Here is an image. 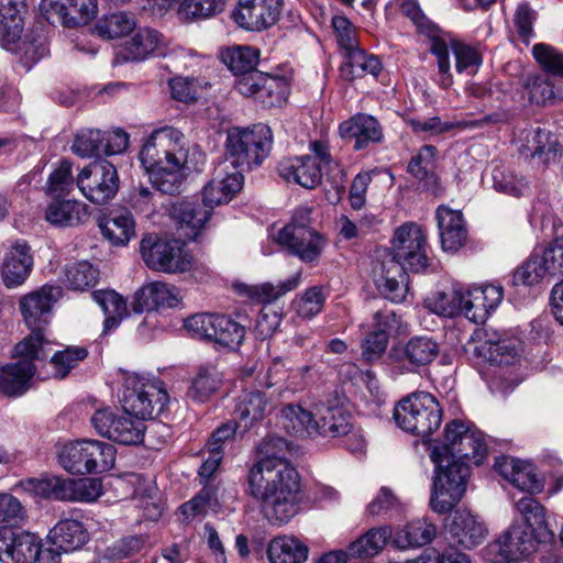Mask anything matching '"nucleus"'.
Wrapping results in <instances>:
<instances>
[{"label":"nucleus","instance_id":"nucleus-1","mask_svg":"<svg viewBox=\"0 0 563 563\" xmlns=\"http://www.w3.org/2000/svg\"><path fill=\"white\" fill-rule=\"evenodd\" d=\"M288 452L286 439H264L258 445L261 459L247 476L250 494L261 501L265 518L273 525H285L299 512L300 478L287 460Z\"/></svg>","mask_w":563,"mask_h":563},{"label":"nucleus","instance_id":"nucleus-2","mask_svg":"<svg viewBox=\"0 0 563 563\" xmlns=\"http://www.w3.org/2000/svg\"><path fill=\"white\" fill-rule=\"evenodd\" d=\"M185 135L173 126L153 130L140 152V162L153 187L161 192L175 195L180 191L187 174L196 168V155Z\"/></svg>","mask_w":563,"mask_h":563},{"label":"nucleus","instance_id":"nucleus-3","mask_svg":"<svg viewBox=\"0 0 563 563\" xmlns=\"http://www.w3.org/2000/svg\"><path fill=\"white\" fill-rule=\"evenodd\" d=\"M404 9L419 31L429 37L430 52L437 57L440 73L439 82L443 88H449L453 82L450 71V47L455 56V69L459 74L474 75L477 73L483 62L482 54L477 47L454 40L450 34L439 30L426 19L416 4L407 3Z\"/></svg>","mask_w":563,"mask_h":563},{"label":"nucleus","instance_id":"nucleus-4","mask_svg":"<svg viewBox=\"0 0 563 563\" xmlns=\"http://www.w3.org/2000/svg\"><path fill=\"white\" fill-rule=\"evenodd\" d=\"M62 295V287L44 285L21 298L20 310L31 334L15 345L18 354L35 356L38 347L45 350V344L48 343L45 325L49 322L53 305Z\"/></svg>","mask_w":563,"mask_h":563},{"label":"nucleus","instance_id":"nucleus-5","mask_svg":"<svg viewBox=\"0 0 563 563\" xmlns=\"http://www.w3.org/2000/svg\"><path fill=\"white\" fill-rule=\"evenodd\" d=\"M434 464L430 507L437 514L451 511L466 492L471 467L467 462L457 461L452 456H439L438 451L430 452Z\"/></svg>","mask_w":563,"mask_h":563},{"label":"nucleus","instance_id":"nucleus-6","mask_svg":"<svg viewBox=\"0 0 563 563\" xmlns=\"http://www.w3.org/2000/svg\"><path fill=\"white\" fill-rule=\"evenodd\" d=\"M273 144V133L263 123L250 128H231L227 133L225 161L241 172L258 166L268 156Z\"/></svg>","mask_w":563,"mask_h":563},{"label":"nucleus","instance_id":"nucleus-7","mask_svg":"<svg viewBox=\"0 0 563 563\" xmlns=\"http://www.w3.org/2000/svg\"><path fill=\"white\" fill-rule=\"evenodd\" d=\"M394 419L404 431L427 438L439 429L442 422V407L430 393L416 391L396 405Z\"/></svg>","mask_w":563,"mask_h":563},{"label":"nucleus","instance_id":"nucleus-8","mask_svg":"<svg viewBox=\"0 0 563 563\" xmlns=\"http://www.w3.org/2000/svg\"><path fill=\"white\" fill-rule=\"evenodd\" d=\"M121 391L123 410L143 421L159 416L169 401L162 380L137 374L125 377Z\"/></svg>","mask_w":563,"mask_h":563},{"label":"nucleus","instance_id":"nucleus-9","mask_svg":"<svg viewBox=\"0 0 563 563\" xmlns=\"http://www.w3.org/2000/svg\"><path fill=\"white\" fill-rule=\"evenodd\" d=\"M57 461L70 474L103 473L113 467L115 450L98 440L67 442L58 448Z\"/></svg>","mask_w":563,"mask_h":563},{"label":"nucleus","instance_id":"nucleus-10","mask_svg":"<svg viewBox=\"0 0 563 563\" xmlns=\"http://www.w3.org/2000/svg\"><path fill=\"white\" fill-rule=\"evenodd\" d=\"M140 252L148 268L167 274L189 272L195 264L185 242L178 239L165 240L146 235L141 240Z\"/></svg>","mask_w":563,"mask_h":563},{"label":"nucleus","instance_id":"nucleus-11","mask_svg":"<svg viewBox=\"0 0 563 563\" xmlns=\"http://www.w3.org/2000/svg\"><path fill=\"white\" fill-rule=\"evenodd\" d=\"M541 541L545 540L539 539L529 528L514 522L485 548V555L489 563H525Z\"/></svg>","mask_w":563,"mask_h":563},{"label":"nucleus","instance_id":"nucleus-12","mask_svg":"<svg viewBox=\"0 0 563 563\" xmlns=\"http://www.w3.org/2000/svg\"><path fill=\"white\" fill-rule=\"evenodd\" d=\"M91 424L103 438L123 445H139L143 442L146 426L133 415L99 409L91 417Z\"/></svg>","mask_w":563,"mask_h":563},{"label":"nucleus","instance_id":"nucleus-13","mask_svg":"<svg viewBox=\"0 0 563 563\" xmlns=\"http://www.w3.org/2000/svg\"><path fill=\"white\" fill-rule=\"evenodd\" d=\"M394 255L389 261H397L413 273L422 272L428 266L427 235L422 228L408 222L400 225L393 239Z\"/></svg>","mask_w":563,"mask_h":563},{"label":"nucleus","instance_id":"nucleus-14","mask_svg":"<svg viewBox=\"0 0 563 563\" xmlns=\"http://www.w3.org/2000/svg\"><path fill=\"white\" fill-rule=\"evenodd\" d=\"M77 187L92 203L104 205L114 198L119 189L115 167L108 161H95L77 176Z\"/></svg>","mask_w":563,"mask_h":563},{"label":"nucleus","instance_id":"nucleus-15","mask_svg":"<svg viewBox=\"0 0 563 563\" xmlns=\"http://www.w3.org/2000/svg\"><path fill=\"white\" fill-rule=\"evenodd\" d=\"M274 240L289 254L303 263H314L322 254L327 241L310 225L287 223L274 235Z\"/></svg>","mask_w":563,"mask_h":563},{"label":"nucleus","instance_id":"nucleus-16","mask_svg":"<svg viewBox=\"0 0 563 563\" xmlns=\"http://www.w3.org/2000/svg\"><path fill=\"white\" fill-rule=\"evenodd\" d=\"M283 0H238L232 20L246 31L262 32L277 23Z\"/></svg>","mask_w":563,"mask_h":563},{"label":"nucleus","instance_id":"nucleus-17","mask_svg":"<svg viewBox=\"0 0 563 563\" xmlns=\"http://www.w3.org/2000/svg\"><path fill=\"white\" fill-rule=\"evenodd\" d=\"M10 534V543L4 550L5 563H59L58 551L43 548L35 534L26 531Z\"/></svg>","mask_w":563,"mask_h":563},{"label":"nucleus","instance_id":"nucleus-18","mask_svg":"<svg viewBox=\"0 0 563 563\" xmlns=\"http://www.w3.org/2000/svg\"><path fill=\"white\" fill-rule=\"evenodd\" d=\"M14 356L20 360L0 367V394L9 397L23 395L31 386L35 374L34 360L44 358L45 350L38 347V354L22 355L14 351Z\"/></svg>","mask_w":563,"mask_h":563},{"label":"nucleus","instance_id":"nucleus-19","mask_svg":"<svg viewBox=\"0 0 563 563\" xmlns=\"http://www.w3.org/2000/svg\"><path fill=\"white\" fill-rule=\"evenodd\" d=\"M243 179V172L232 168L228 163H221L211 180L203 187V203L210 209L228 203L242 189Z\"/></svg>","mask_w":563,"mask_h":563},{"label":"nucleus","instance_id":"nucleus-20","mask_svg":"<svg viewBox=\"0 0 563 563\" xmlns=\"http://www.w3.org/2000/svg\"><path fill=\"white\" fill-rule=\"evenodd\" d=\"M439 353L440 345L433 338L416 335L404 345L394 347L390 356L407 371L417 372L419 368L431 364Z\"/></svg>","mask_w":563,"mask_h":563},{"label":"nucleus","instance_id":"nucleus-21","mask_svg":"<svg viewBox=\"0 0 563 563\" xmlns=\"http://www.w3.org/2000/svg\"><path fill=\"white\" fill-rule=\"evenodd\" d=\"M450 540L464 549H473L481 544L487 529L476 515L467 509H457L445 525Z\"/></svg>","mask_w":563,"mask_h":563},{"label":"nucleus","instance_id":"nucleus-22","mask_svg":"<svg viewBox=\"0 0 563 563\" xmlns=\"http://www.w3.org/2000/svg\"><path fill=\"white\" fill-rule=\"evenodd\" d=\"M462 313L475 323H483L490 311L495 310L504 297L503 287L485 285L474 288H463Z\"/></svg>","mask_w":563,"mask_h":563},{"label":"nucleus","instance_id":"nucleus-23","mask_svg":"<svg viewBox=\"0 0 563 563\" xmlns=\"http://www.w3.org/2000/svg\"><path fill=\"white\" fill-rule=\"evenodd\" d=\"M41 8L66 27L87 24L98 11L97 0H42Z\"/></svg>","mask_w":563,"mask_h":563},{"label":"nucleus","instance_id":"nucleus-24","mask_svg":"<svg viewBox=\"0 0 563 563\" xmlns=\"http://www.w3.org/2000/svg\"><path fill=\"white\" fill-rule=\"evenodd\" d=\"M180 302L181 295L177 287L163 282H153L135 292L132 309L135 313H142L159 308H176Z\"/></svg>","mask_w":563,"mask_h":563},{"label":"nucleus","instance_id":"nucleus-25","mask_svg":"<svg viewBox=\"0 0 563 563\" xmlns=\"http://www.w3.org/2000/svg\"><path fill=\"white\" fill-rule=\"evenodd\" d=\"M33 267V257L25 241L14 242L5 252L1 277L8 288H15L25 283Z\"/></svg>","mask_w":563,"mask_h":563},{"label":"nucleus","instance_id":"nucleus-26","mask_svg":"<svg viewBox=\"0 0 563 563\" xmlns=\"http://www.w3.org/2000/svg\"><path fill=\"white\" fill-rule=\"evenodd\" d=\"M339 132L343 139L354 141L353 148L356 151L364 150L371 144H378L384 140L380 123L368 114H356L342 122Z\"/></svg>","mask_w":563,"mask_h":563},{"label":"nucleus","instance_id":"nucleus-27","mask_svg":"<svg viewBox=\"0 0 563 563\" xmlns=\"http://www.w3.org/2000/svg\"><path fill=\"white\" fill-rule=\"evenodd\" d=\"M278 174L288 183L307 189L316 188L322 180L321 166L311 155L284 158L278 164Z\"/></svg>","mask_w":563,"mask_h":563},{"label":"nucleus","instance_id":"nucleus-28","mask_svg":"<svg viewBox=\"0 0 563 563\" xmlns=\"http://www.w3.org/2000/svg\"><path fill=\"white\" fill-rule=\"evenodd\" d=\"M27 13L25 0H0V43L4 49H15Z\"/></svg>","mask_w":563,"mask_h":563},{"label":"nucleus","instance_id":"nucleus-29","mask_svg":"<svg viewBox=\"0 0 563 563\" xmlns=\"http://www.w3.org/2000/svg\"><path fill=\"white\" fill-rule=\"evenodd\" d=\"M441 245L445 252H456L467 239L463 216L460 211L441 206L437 210Z\"/></svg>","mask_w":563,"mask_h":563},{"label":"nucleus","instance_id":"nucleus-30","mask_svg":"<svg viewBox=\"0 0 563 563\" xmlns=\"http://www.w3.org/2000/svg\"><path fill=\"white\" fill-rule=\"evenodd\" d=\"M48 548L63 552H73L80 549L88 541V532L81 521L76 519H60L49 531Z\"/></svg>","mask_w":563,"mask_h":563},{"label":"nucleus","instance_id":"nucleus-31","mask_svg":"<svg viewBox=\"0 0 563 563\" xmlns=\"http://www.w3.org/2000/svg\"><path fill=\"white\" fill-rule=\"evenodd\" d=\"M98 227L111 244L126 245L135 236V221L129 210H111L98 220Z\"/></svg>","mask_w":563,"mask_h":563},{"label":"nucleus","instance_id":"nucleus-32","mask_svg":"<svg viewBox=\"0 0 563 563\" xmlns=\"http://www.w3.org/2000/svg\"><path fill=\"white\" fill-rule=\"evenodd\" d=\"M271 409V400L264 391L250 390L239 396L233 415L240 428L245 431L263 419Z\"/></svg>","mask_w":563,"mask_h":563},{"label":"nucleus","instance_id":"nucleus-33","mask_svg":"<svg viewBox=\"0 0 563 563\" xmlns=\"http://www.w3.org/2000/svg\"><path fill=\"white\" fill-rule=\"evenodd\" d=\"M407 269L397 261H386L383 263L376 284L386 299L393 302H401L406 299L408 292Z\"/></svg>","mask_w":563,"mask_h":563},{"label":"nucleus","instance_id":"nucleus-34","mask_svg":"<svg viewBox=\"0 0 563 563\" xmlns=\"http://www.w3.org/2000/svg\"><path fill=\"white\" fill-rule=\"evenodd\" d=\"M314 415L318 417L317 433L323 437L349 435L353 429L351 415L341 406L320 405L317 406Z\"/></svg>","mask_w":563,"mask_h":563},{"label":"nucleus","instance_id":"nucleus-35","mask_svg":"<svg viewBox=\"0 0 563 563\" xmlns=\"http://www.w3.org/2000/svg\"><path fill=\"white\" fill-rule=\"evenodd\" d=\"M308 554V545L295 536L275 537L267 547L269 563H303Z\"/></svg>","mask_w":563,"mask_h":563},{"label":"nucleus","instance_id":"nucleus-36","mask_svg":"<svg viewBox=\"0 0 563 563\" xmlns=\"http://www.w3.org/2000/svg\"><path fill=\"white\" fill-rule=\"evenodd\" d=\"M382 70V63L377 56L356 47L344 54L340 74L345 80L352 81L366 75L376 77Z\"/></svg>","mask_w":563,"mask_h":563},{"label":"nucleus","instance_id":"nucleus-37","mask_svg":"<svg viewBox=\"0 0 563 563\" xmlns=\"http://www.w3.org/2000/svg\"><path fill=\"white\" fill-rule=\"evenodd\" d=\"M161 42L162 36L157 31L150 27L139 29L124 42L120 55L126 62H142L157 49Z\"/></svg>","mask_w":563,"mask_h":563},{"label":"nucleus","instance_id":"nucleus-38","mask_svg":"<svg viewBox=\"0 0 563 563\" xmlns=\"http://www.w3.org/2000/svg\"><path fill=\"white\" fill-rule=\"evenodd\" d=\"M211 211L212 209L203 202L201 206L197 202L184 200L174 206L173 213L180 229L188 230V232H185L186 238L192 240L211 217Z\"/></svg>","mask_w":563,"mask_h":563},{"label":"nucleus","instance_id":"nucleus-39","mask_svg":"<svg viewBox=\"0 0 563 563\" xmlns=\"http://www.w3.org/2000/svg\"><path fill=\"white\" fill-rule=\"evenodd\" d=\"M24 492L34 497L67 501L68 478L58 475H43L21 482Z\"/></svg>","mask_w":563,"mask_h":563},{"label":"nucleus","instance_id":"nucleus-40","mask_svg":"<svg viewBox=\"0 0 563 563\" xmlns=\"http://www.w3.org/2000/svg\"><path fill=\"white\" fill-rule=\"evenodd\" d=\"M222 384V374L214 364L200 365L187 390V397L197 402L207 401Z\"/></svg>","mask_w":563,"mask_h":563},{"label":"nucleus","instance_id":"nucleus-41","mask_svg":"<svg viewBox=\"0 0 563 563\" xmlns=\"http://www.w3.org/2000/svg\"><path fill=\"white\" fill-rule=\"evenodd\" d=\"M549 275L553 276L544 252H533L514 271L510 283L514 287H532Z\"/></svg>","mask_w":563,"mask_h":563},{"label":"nucleus","instance_id":"nucleus-42","mask_svg":"<svg viewBox=\"0 0 563 563\" xmlns=\"http://www.w3.org/2000/svg\"><path fill=\"white\" fill-rule=\"evenodd\" d=\"M437 533V527L426 519H417L407 526L398 529L393 539V543L398 549L410 547H422L430 543Z\"/></svg>","mask_w":563,"mask_h":563},{"label":"nucleus","instance_id":"nucleus-43","mask_svg":"<svg viewBox=\"0 0 563 563\" xmlns=\"http://www.w3.org/2000/svg\"><path fill=\"white\" fill-rule=\"evenodd\" d=\"M516 507L525 520L522 526L529 528L539 539H552L553 533L549 530L545 521V510L539 501L528 495L520 498L516 503Z\"/></svg>","mask_w":563,"mask_h":563},{"label":"nucleus","instance_id":"nucleus-44","mask_svg":"<svg viewBox=\"0 0 563 563\" xmlns=\"http://www.w3.org/2000/svg\"><path fill=\"white\" fill-rule=\"evenodd\" d=\"M87 216V208L77 200H55L45 211V219L54 225L73 227Z\"/></svg>","mask_w":563,"mask_h":563},{"label":"nucleus","instance_id":"nucleus-45","mask_svg":"<svg viewBox=\"0 0 563 563\" xmlns=\"http://www.w3.org/2000/svg\"><path fill=\"white\" fill-rule=\"evenodd\" d=\"M284 429L297 437H308L317 433L318 426L314 415L301 406L288 405L282 410Z\"/></svg>","mask_w":563,"mask_h":563},{"label":"nucleus","instance_id":"nucleus-46","mask_svg":"<svg viewBox=\"0 0 563 563\" xmlns=\"http://www.w3.org/2000/svg\"><path fill=\"white\" fill-rule=\"evenodd\" d=\"M394 539L393 529L390 526H382L368 530L363 537L352 542L349 547V555L358 556H374L379 553L386 543Z\"/></svg>","mask_w":563,"mask_h":563},{"label":"nucleus","instance_id":"nucleus-47","mask_svg":"<svg viewBox=\"0 0 563 563\" xmlns=\"http://www.w3.org/2000/svg\"><path fill=\"white\" fill-rule=\"evenodd\" d=\"M92 298L106 316L104 331H110L111 329L117 328L122 319L128 316L125 300L114 290H96L92 292Z\"/></svg>","mask_w":563,"mask_h":563},{"label":"nucleus","instance_id":"nucleus-48","mask_svg":"<svg viewBox=\"0 0 563 563\" xmlns=\"http://www.w3.org/2000/svg\"><path fill=\"white\" fill-rule=\"evenodd\" d=\"M210 342L234 350L242 343L244 327L228 316L214 314Z\"/></svg>","mask_w":563,"mask_h":563},{"label":"nucleus","instance_id":"nucleus-49","mask_svg":"<svg viewBox=\"0 0 563 563\" xmlns=\"http://www.w3.org/2000/svg\"><path fill=\"white\" fill-rule=\"evenodd\" d=\"M275 79L265 76L263 73L253 70L239 76L235 82L236 91L245 97H253L254 99L266 103V97L271 96Z\"/></svg>","mask_w":563,"mask_h":563},{"label":"nucleus","instance_id":"nucleus-50","mask_svg":"<svg viewBox=\"0 0 563 563\" xmlns=\"http://www.w3.org/2000/svg\"><path fill=\"white\" fill-rule=\"evenodd\" d=\"M487 454V444L482 431L471 424L452 459L479 465Z\"/></svg>","mask_w":563,"mask_h":563},{"label":"nucleus","instance_id":"nucleus-51","mask_svg":"<svg viewBox=\"0 0 563 563\" xmlns=\"http://www.w3.org/2000/svg\"><path fill=\"white\" fill-rule=\"evenodd\" d=\"M300 282L301 273L297 272L286 280L279 282L277 285L264 283L261 285L249 286L246 287V294L253 300L269 303L296 289Z\"/></svg>","mask_w":563,"mask_h":563},{"label":"nucleus","instance_id":"nucleus-52","mask_svg":"<svg viewBox=\"0 0 563 563\" xmlns=\"http://www.w3.org/2000/svg\"><path fill=\"white\" fill-rule=\"evenodd\" d=\"M222 62L236 76L255 70L258 52L250 46H233L221 53Z\"/></svg>","mask_w":563,"mask_h":563},{"label":"nucleus","instance_id":"nucleus-53","mask_svg":"<svg viewBox=\"0 0 563 563\" xmlns=\"http://www.w3.org/2000/svg\"><path fill=\"white\" fill-rule=\"evenodd\" d=\"M463 287L453 286L445 291H438L427 300V307L434 313L455 317L463 310Z\"/></svg>","mask_w":563,"mask_h":563},{"label":"nucleus","instance_id":"nucleus-54","mask_svg":"<svg viewBox=\"0 0 563 563\" xmlns=\"http://www.w3.org/2000/svg\"><path fill=\"white\" fill-rule=\"evenodd\" d=\"M225 0H183L178 16L183 21L208 19L224 10Z\"/></svg>","mask_w":563,"mask_h":563},{"label":"nucleus","instance_id":"nucleus-55","mask_svg":"<svg viewBox=\"0 0 563 563\" xmlns=\"http://www.w3.org/2000/svg\"><path fill=\"white\" fill-rule=\"evenodd\" d=\"M65 283L74 290L93 287L99 278V271L87 261L74 263L65 267Z\"/></svg>","mask_w":563,"mask_h":563},{"label":"nucleus","instance_id":"nucleus-56","mask_svg":"<svg viewBox=\"0 0 563 563\" xmlns=\"http://www.w3.org/2000/svg\"><path fill=\"white\" fill-rule=\"evenodd\" d=\"M87 349L77 345L67 346L63 351H57L49 361L54 377L58 379L65 378L73 368L87 357Z\"/></svg>","mask_w":563,"mask_h":563},{"label":"nucleus","instance_id":"nucleus-57","mask_svg":"<svg viewBox=\"0 0 563 563\" xmlns=\"http://www.w3.org/2000/svg\"><path fill=\"white\" fill-rule=\"evenodd\" d=\"M20 56V62L24 67L30 69L34 64L41 60L48 54V47L44 37L32 34L25 35V37L16 42L15 49H9Z\"/></svg>","mask_w":563,"mask_h":563},{"label":"nucleus","instance_id":"nucleus-58","mask_svg":"<svg viewBox=\"0 0 563 563\" xmlns=\"http://www.w3.org/2000/svg\"><path fill=\"white\" fill-rule=\"evenodd\" d=\"M327 294L322 286H312L298 295L292 302L297 314L305 319H311L323 309Z\"/></svg>","mask_w":563,"mask_h":563},{"label":"nucleus","instance_id":"nucleus-59","mask_svg":"<svg viewBox=\"0 0 563 563\" xmlns=\"http://www.w3.org/2000/svg\"><path fill=\"white\" fill-rule=\"evenodd\" d=\"M135 22L124 12H115L103 16L95 26L96 33L107 40L123 36L131 32Z\"/></svg>","mask_w":563,"mask_h":563},{"label":"nucleus","instance_id":"nucleus-60","mask_svg":"<svg viewBox=\"0 0 563 563\" xmlns=\"http://www.w3.org/2000/svg\"><path fill=\"white\" fill-rule=\"evenodd\" d=\"M485 344L489 360L497 364H511L522 352V342L518 339L488 340Z\"/></svg>","mask_w":563,"mask_h":563},{"label":"nucleus","instance_id":"nucleus-61","mask_svg":"<svg viewBox=\"0 0 563 563\" xmlns=\"http://www.w3.org/2000/svg\"><path fill=\"white\" fill-rule=\"evenodd\" d=\"M470 427V423L462 420L450 421L445 424L442 441L433 445L431 451H438L439 456H453Z\"/></svg>","mask_w":563,"mask_h":563},{"label":"nucleus","instance_id":"nucleus-62","mask_svg":"<svg viewBox=\"0 0 563 563\" xmlns=\"http://www.w3.org/2000/svg\"><path fill=\"white\" fill-rule=\"evenodd\" d=\"M470 427V423L462 420L450 421L445 424L442 441L433 445L431 451H438L439 456H453Z\"/></svg>","mask_w":563,"mask_h":563},{"label":"nucleus","instance_id":"nucleus-63","mask_svg":"<svg viewBox=\"0 0 563 563\" xmlns=\"http://www.w3.org/2000/svg\"><path fill=\"white\" fill-rule=\"evenodd\" d=\"M102 484L98 478H68L67 501L92 503L100 497Z\"/></svg>","mask_w":563,"mask_h":563},{"label":"nucleus","instance_id":"nucleus-64","mask_svg":"<svg viewBox=\"0 0 563 563\" xmlns=\"http://www.w3.org/2000/svg\"><path fill=\"white\" fill-rule=\"evenodd\" d=\"M493 186L497 191L515 197L523 195L527 189L525 178L518 177L509 168L496 165L492 172Z\"/></svg>","mask_w":563,"mask_h":563}]
</instances>
